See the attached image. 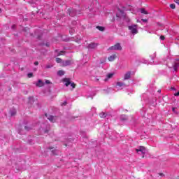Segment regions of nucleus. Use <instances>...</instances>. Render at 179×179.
Instances as JSON below:
<instances>
[{"mask_svg": "<svg viewBox=\"0 0 179 179\" xmlns=\"http://www.w3.org/2000/svg\"><path fill=\"white\" fill-rule=\"evenodd\" d=\"M128 29L130 33H131V34L133 35L138 34V25L136 24L129 25L128 27Z\"/></svg>", "mask_w": 179, "mask_h": 179, "instance_id": "obj_2", "label": "nucleus"}, {"mask_svg": "<svg viewBox=\"0 0 179 179\" xmlns=\"http://www.w3.org/2000/svg\"><path fill=\"white\" fill-rule=\"evenodd\" d=\"M25 129H27V126L25 127Z\"/></svg>", "mask_w": 179, "mask_h": 179, "instance_id": "obj_41", "label": "nucleus"}, {"mask_svg": "<svg viewBox=\"0 0 179 179\" xmlns=\"http://www.w3.org/2000/svg\"><path fill=\"white\" fill-rule=\"evenodd\" d=\"M170 8H171V9H176V4H170Z\"/></svg>", "mask_w": 179, "mask_h": 179, "instance_id": "obj_23", "label": "nucleus"}, {"mask_svg": "<svg viewBox=\"0 0 179 179\" xmlns=\"http://www.w3.org/2000/svg\"><path fill=\"white\" fill-rule=\"evenodd\" d=\"M1 11V8H0V12Z\"/></svg>", "mask_w": 179, "mask_h": 179, "instance_id": "obj_42", "label": "nucleus"}, {"mask_svg": "<svg viewBox=\"0 0 179 179\" xmlns=\"http://www.w3.org/2000/svg\"><path fill=\"white\" fill-rule=\"evenodd\" d=\"M70 16H73V15L72 13H69Z\"/></svg>", "mask_w": 179, "mask_h": 179, "instance_id": "obj_37", "label": "nucleus"}, {"mask_svg": "<svg viewBox=\"0 0 179 179\" xmlns=\"http://www.w3.org/2000/svg\"><path fill=\"white\" fill-rule=\"evenodd\" d=\"M99 116L101 118H106V117H107V115L104 113H101L99 114Z\"/></svg>", "mask_w": 179, "mask_h": 179, "instance_id": "obj_18", "label": "nucleus"}, {"mask_svg": "<svg viewBox=\"0 0 179 179\" xmlns=\"http://www.w3.org/2000/svg\"><path fill=\"white\" fill-rule=\"evenodd\" d=\"M56 62H57V64H60V62H62V59H61V58H57Z\"/></svg>", "mask_w": 179, "mask_h": 179, "instance_id": "obj_22", "label": "nucleus"}, {"mask_svg": "<svg viewBox=\"0 0 179 179\" xmlns=\"http://www.w3.org/2000/svg\"><path fill=\"white\" fill-rule=\"evenodd\" d=\"M115 87H116V89H117V90H122V89H124V87H125V84H124V83H122V82H117L116 83Z\"/></svg>", "mask_w": 179, "mask_h": 179, "instance_id": "obj_5", "label": "nucleus"}, {"mask_svg": "<svg viewBox=\"0 0 179 179\" xmlns=\"http://www.w3.org/2000/svg\"><path fill=\"white\" fill-rule=\"evenodd\" d=\"M115 58H117V55H112L111 56H110L108 59V61H110V62H113V61H115Z\"/></svg>", "mask_w": 179, "mask_h": 179, "instance_id": "obj_11", "label": "nucleus"}, {"mask_svg": "<svg viewBox=\"0 0 179 179\" xmlns=\"http://www.w3.org/2000/svg\"><path fill=\"white\" fill-rule=\"evenodd\" d=\"M141 13H143L144 15H148V11H146V10H145V8H141Z\"/></svg>", "mask_w": 179, "mask_h": 179, "instance_id": "obj_20", "label": "nucleus"}, {"mask_svg": "<svg viewBox=\"0 0 179 179\" xmlns=\"http://www.w3.org/2000/svg\"><path fill=\"white\" fill-rule=\"evenodd\" d=\"M36 86H37L38 87H43V86H44V82H43V80H38L37 83L36 84Z\"/></svg>", "mask_w": 179, "mask_h": 179, "instance_id": "obj_8", "label": "nucleus"}, {"mask_svg": "<svg viewBox=\"0 0 179 179\" xmlns=\"http://www.w3.org/2000/svg\"><path fill=\"white\" fill-rule=\"evenodd\" d=\"M109 50L112 51H121V50H122V47L121 46V44L116 43L115 45L110 47Z\"/></svg>", "mask_w": 179, "mask_h": 179, "instance_id": "obj_3", "label": "nucleus"}, {"mask_svg": "<svg viewBox=\"0 0 179 179\" xmlns=\"http://www.w3.org/2000/svg\"><path fill=\"white\" fill-rule=\"evenodd\" d=\"M159 176H161V177H163V176H164L163 173H159Z\"/></svg>", "mask_w": 179, "mask_h": 179, "instance_id": "obj_35", "label": "nucleus"}, {"mask_svg": "<svg viewBox=\"0 0 179 179\" xmlns=\"http://www.w3.org/2000/svg\"><path fill=\"white\" fill-rule=\"evenodd\" d=\"M141 20H142V22H144L145 23H146V22H148L147 19H142Z\"/></svg>", "mask_w": 179, "mask_h": 179, "instance_id": "obj_29", "label": "nucleus"}, {"mask_svg": "<svg viewBox=\"0 0 179 179\" xmlns=\"http://www.w3.org/2000/svg\"><path fill=\"white\" fill-rule=\"evenodd\" d=\"M63 65H64L65 66H67L68 65H71V61L67 60V61L64 62Z\"/></svg>", "mask_w": 179, "mask_h": 179, "instance_id": "obj_19", "label": "nucleus"}, {"mask_svg": "<svg viewBox=\"0 0 179 179\" xmlns=\"http://www.w3.org/2000/svg\"><path fill=\"white\" fill-rule=\"evenodd\" d=\"M174 2H175L176 3H177L178 5H179V0H174Z\"/></svg>", "mask_w": 179, "mask_h": 179, "instance_id": "obj_28", "label": "nucleus"}, {"mask_svg": "<svg viewBox=\"0 0 179 179\" xmlns=\"http://www.w3.org/2000/svg\"><path fill=\"white\" fill-rule=\"evenodd\" d=\"M178 66H179V62H176L174 65H173V68L174 71H177V69H178Z\"/></svg>", "mask_w": 179, "mask_h": 179, "instance_id": "obj_13", "label": "nucleus"}, {"mask_svg": "<svg viewBox=\"0 0 179 179\" xmlns=\"http://www.w3.org/2000/svg\"><path fill=\"white\" fill-rule=\"evenodd\" d=\"M28 78H33V73H29L27 75Z\"/></svg>", "mask_w": 179, "mask_h": 179, "instance_id": "obj_24", "label": "nucleus"}, {"mask_svg": "<svg viewBox=\"0 0 179 179\" xmlns=\"http://www.w3.org/2000/svg\"><path fill=\"white\" fill-rule=\"evenodd\" d=\"M116 16L117 17H120V18L123 17V19H125V13H124V10H122L121 9H118V12L116 14Z\"/></svg>", "mask_w": 179, "mask_h": 179, "instance_id": "obj_6", "label": "nucleus"}, {"mask_svg": "<svg viewBox=\"0 0 179 179\" xmlns=\"http://www.w3.org/2000/svg\"><path fill=\"white\" fill-rule=\"evenodd\" d=\"M10 114L11 116L15 115V114H16V110L14 109L13 110H10Z\"/></svg>", "mask_w": 179, "mask_h": 179, "instance_id": "obj_21", "label": "nucleus"}, {"mask_svg": "<svg viewBox=\"0 0 179 179\" xmlns=\"http://www.w3.org/2000/svg\"><path fill=\"white\" fill-rule=\"evenodd\" d=\"M113 76H114L113 73H110L107 74L106 78L104 79V81L107 82V80H108V79H111V78H113Z\"/></svg>", "mask_w": 179, "mask_h": 179, "instance_id": "obj_9", "label": "nucleus"}, {"mask_svg": "<svg viewBox=\"0 0 179 179\" xmlns=\"http://www.w3.org/2000/svg\"><path fill=\"white\" fill-rule=\"evenodd\" d=\"M136 151L137 152V153H138V155H141V153L142 155H145V153H146V148H145V147L143 146H140L137 149H136Z\"/></svg>", "mask_w": 179, "mask_h": 179, "instance_id": "obj_4", "label": "nucleus"}, {"mask_svg": "<svg viewBox=\"0 0 179 179\" xmlns=\"http://www.w3.org/2000/svg\"><path fill=\"white\" fill-rule=\"evenodd\" d=\"M131 78V72L129 71L124 74V80H128Z\"/></svg>", "mask_w": 179, "mask_h": 179, "instance_id": "obj_10", "label": "nucleus"}, {"mask_svg": "<svg viewBox=\"0 0 179 179\" xmlns=\"http://www.w3.org/2000/svg\"><path fill=\"white\" fill-rule=\"evenodd\" d=\"M63 54H64V52L61 51V52L58 54V55H63Z\"/></svg>", "mask_w": 179, "mask_h": 179, "instance_id": "obj_30", "label": "nucleus"}, {"mask_svg": "<svg viewBox=\"0 0 179 179\" xmlns=\"http://www.w3.org/2000/svg\"><path fill=\"white\" fill-rule=\"evenodd\" d=\"M34 65H36V66L38 65V62H35Z\"/></svg>", "mask_w": 179, "mask_h": 179, "instance_id": "obj_33", "label": "nucleus"}, {"mask_svg": "<svg viewBox=\"0 0 179 179\" xmlns=\"http://www.w3.org/2000/svg\"><path fill=\"white\" fill-rule=\"evenodd\" d=\"M96 47H97V43H92L88 45V48L93 49V48H96Z\"/></svg>", "mask_w": 179, "mask_h": 179, "instance_id": "obj_12", "label": "nucleus"}, {"mask_svg": "<svg viewBox=\"0 0 179 179\" xmlns=\"http://www.w3.org/2000/svg\"><path fill=\"white\" fill-rule=\"evenodd\" d=\"M57 75L59 76H63V75H65V71L60 70L57 72Z\"/></svg>", "mask_w": 179, "mask_h": 179, "instance_id": "obj_14", "label": "nucleus"}, {"mask_svg": "<svg viewBox=\"0 0 179 179\" xmlns=\"http://www.w3.org/2000/svg\"><path fill=\"white\" fill-rule=\"evenodd\" d=\"M96 29H98V30H99V31H104V27H100V26H97L96 27Z\"/></svg>", "mask_w": 179, "mask_h": 179, "instance_id": "obj_17", "label": "nucleus"}, {"mask_svg": "<svg viewBox=\"0 0 179 179\" xmlns=\"http://www.w3.org/2000/svg\"><path fill=\"white\" fill-rule=\"evenodd\" d=\"M12 29H15V25H13V26H12Z\"/></svg>", "mask_w": 179, "mask_h": 179, "instance_id": "obj_38", "label": "nucleus"}, {"mask_svg": "<svg viewBox=\"0 0 179 179\" xmlns=\"http://www.w3.org/2000/svg\"><path fill=\"white\" fill-rule=\"evenodd\" d=\"M46 118H48V120H49V121H50V122H55V117L51 115H45Z\"/></svg>", "mask_w": 179, "mask_h": 179, "instance_id": "obj_7", "label": "nucleus"}, {"mask_svg": "<svg viewBox=\"0 0 179 179\" xmlns=\"http://www.w3.org/2000/svg\"><path fill=\"white\" fill-rule=\"evenodd\" d=\"M62 82L66 87H68V86L70 85V86L72 87V89H75L76 86L75 83L71 82V79L69 78H63Z\"/></svg>", "mask_w": 179, "mask_h": 179, "instance_id": "obj_1", "label": "nucleus"}, {"mask_svg": "<svg viewBox=\"0 0 179 179\" xmlns=\"http://www.w3.org/2000/svg\"><path fill=\"white\" fill-rule=\"evenodd\" d=\"M175 110H176V108H172V110H173V111H175Z\"/></svg>", "mask_w": 179, "mask_h": 179, "instance_id": "obj_36", "label": "nucleus"}, {"mask_svg": "<svg viewBox=\"0 0 179 179\" xmlns=\"http://www.w3.org/2000/svg\"><path fill=\"white\" fill-rule=\"evenodd\" d=\"M127 115H122L121 116H120V120H121V121H125L126 120H127Z\"/></svg>", "mask_w": 179, "mask_h": 179, "instance_id": "obj_15", "label": "nucleus"}, {"mask_svg": "<svg viewBox=\"0 0 179 179\" xmlns=\"http://www.w3.org/2000/svg\"><path fill=\"white\" fill-rule=\"evenodd\" d=\"M46 85H50V83H51V82H50V80H46L45 82Z\"/></svg>", "mask_w": 179, "mask_h": 179, "instance_id": "obj_27", "label": "nucleus"}, {"mask_svg": "<svg viewBox=\"0 0 179 179\" xmlns=\"http://www.w3.org/2000/svg\"><path fill=\"white\" fill-rule=\"evenodd\" d=\"M46 68L48 69H50V68H52V65H51V64H48L47 66H46Z\"/></svg>", "mask_w": 179, "mask_h": 179, "instance_id": "obj_25", "label": "nucleus"}, {"mask_svg": "<svg viewBox=\"0 0 179 179\" xmlns=\"http://www.w3.org/2000/svg\"><path fill=\"white\" fill-rule=\"evenodd\" d=\"M125 19H126V22H129V18L126 17Z\"/></svg>", "mask_w": 179, "mask_h": 179, "instance_id": "obj_34", "label": "nucleus"}, {"mask_svg": "<svg viewBox=\"0 0 179 179\" xmlns=\"http://www.w3.org/2000/svg\"><path fill=\"white\" fill-rule=\"evenodd\" d=\"M160 39H161V40H164V36H160Z\"/></svg>", "mask_w": 179, "mask_h": 179, "instance_id": "obj_32", "label": "nucleus"}, {"mask_svg": "<svg viewBox=\"0 0 179 179\" xmlns=\"http://www.w3.org/2000/svg\"><path fill=\"white\" fill-rule=\"evenodd\" d=\"M139 22H140L139 20H137V22L139 23Z\"/></svg>", "mask_w": 179, "mask_h": 179, "instance_id": "obj_40", "label": "nucleus"}, {"mask_svg": "<svg viewBox=\"0 0 179 179\" xmlns=\"http://www.w3.org/2000/svg\"><path fill=\"white\" fill-rule=\"evenodd\" d=\"M155 57H156V55H155V54L153 55V58H155Z\"/></svg>", "mask_w": 179, "mask_h": 179, "instance_id": "obj_39", "label": "nucleus"}, {"mask_svg": "<svg viewBox=\"0 0 179 179\" xmlns=\"http://www.w3.org/2000/svg\"><path fill=\"white\" fill-rule=\"evenodd\" d=\"M33 100H34V98H33V96L29 97V102L31 103V101H33Z\"/></svg>", "mask_w": 179, "mask_h": 179, "instance_id": "obj_26", "label": "nucleus"}, {"mask_svg": "<svg viewBox=\"0 0 179 179\" xmlns=\"http://www.w3.org/2000/svg\"><path fill=\"white\" fill-rule=\"evenodd\" d=\"M66 104V101H64V103H62V106H64Z\"/></svg>", "mask_w": 179, "mask_h": 179, "instance_id": "obj_31", "label": "nucleus"}, {"mask_svg": "<svg viewBox=\"0 0 179 179\" xmlns=\"http://www.w3.org/2000/svg\"><path fill=\"white\" fill-rule=\"evenodd\" d=\"M142 157H145V156H143Z\"/></svg>", "mask_w": 179, "mask_h": 179, "instance_id": "obj_43", "label": "nucleus"}, {"mask_svg": "<svg viewBox=\"0 0 179 179\" xmlns=\"http://www.w3.org/2000/svg\"><path fill=\"white\" fill-rule=\"evenodd\" d=\"M52 153L53 155H57L59 153H60V152H59V150H52Z\"/></svg>", "mask_w": 179, "mask_h": 179, "instance_id": "obj_16", "label": "nucleus"}]
</instances>
